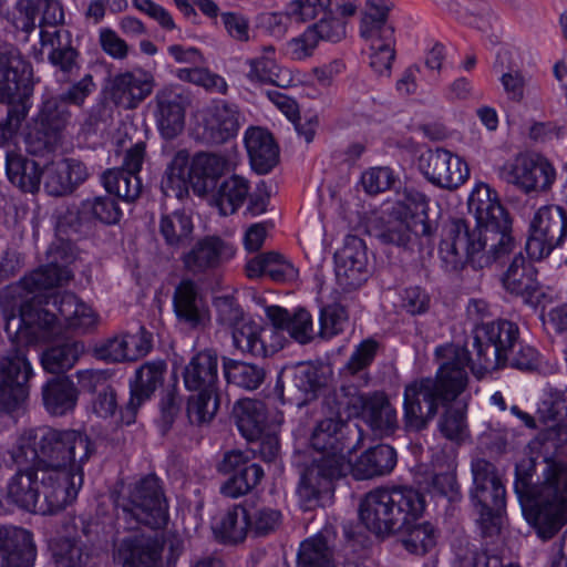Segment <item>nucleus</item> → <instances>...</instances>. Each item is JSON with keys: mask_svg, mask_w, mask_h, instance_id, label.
<instances>
[{"mask_svg": "<svg viewBox=\"0 0 567 567\" xmlns=\"http://www.w3.org/2000/svg\"><path fill=\"white\" fill-rule=\"evenodd\" d=\"M32 534L21 527L0 525V567L3 566L7 557H14L22 548L20 540L27 543Z\"/></svg>", "mask_w": 567, "mask_h": 567, "instance_id": "obj_59", "label": "nucleus"}, {"mask_svg": "<svg viewBox=\"0 0 567 567\" xmlns=\"http://www.w3.org/2000/svg\"><path fill=\"white\" fill-rule=\"evenodd\" d=\"M44 188L52 196L72 193L89 176L86 166L75 158H60L42 168Z\"/></svg>", "mask_w": 567, "mask_h": 567, "instance_id": "obj_25", "label": "nucleus"}, {"mask_svg": "<svg viewBox=\"0 0 567 567\" xmlns=\"http://www.w3.org/2000/svg\"><path fill=\"white\" fill-rule=\"evenodd\" d=\"M419 168L431 184L445 189H456L470 176L467 164L444 148L423 153L419 158Z\"/></svg>", "mask_w": 567, "mask_h": 567, "instance_id": "obj_19", "label": "nucleus"}, {"mask_svg": "<svg viewBox=\"0 0 567 567\" xmlns=\"http://www.w3.org/2000/svg\"><path fill=\"white\" fill-rule=\"evenodd\" d=\"M71 121L72 112L61 99H43L24 138L27 151L33 155L52 152L61 143Z\"/></svg>", "mask_w": 567, "mask_h": 567, "instance_id": "obj_14", "label": "nucleus"}, {"mask_svg": "<svg viewBox=\"0 0 567 567\" xmlns=\"http://www.w3.org/2000/svg\"><path fill=\"white\" fill-rule=\"evenodd\" d=\"M534 473L532 461L516 465L514 489L526 519L547 540L567 524V463L547 461L538 484Z\"/></svg>", "mask_w": 567, "mask_h": 567, "instance_id": "obj_5", "label": "nucleus"}, {"mask_svg": "<svg viewBox=\"0 0 567 567\" xmlns=\"http://www.w3.org/2000/svg\"><path fill=\"white\" fill-rule=\"evenodd\" d=\"M275 48L269 45L262 49V54L248 59L246 64L247 80L252 84H271L279 87H287L291 83L289 72L282 70L274 58Z\"/></svg>", "mask_w": 567, "mask_h": 567, "instance_id": "obj_34", "label": "nucleus"}, {"mask_svg": "<svg viewBox=\"0 0 567 567\" xmlns=\"http://www.w3.org/2000/svg\"><path fill=\"white\" fill-rule=\"evenodd\" d=\"M473 487L471 498L478 511L482 533L494 536L501 529V514L505 508V487L497 475L495 466L484 460L472 462Z\"/></svg>", "mask_w": 567, "mask_h": 567, "instance_id": "obj_12", "label": "nucleus"}, {"mask_svg": "<svg viewBox=\"0 0 567 567\" xmlns=\"http://www.w3.org/2000/svg\"><path fill=\"white\" fill-rule=\"evenodd\" d=\"M350 461L337 454L313 455L300 471L297 495L306 511L323 506L330 499L334 482L348 474Z\"/></svg>", "mask_w": 567, "mask_h": 567, "instance_id": "obj_13", "label": "nucleus"}, {"mask_svg": "<svg viewBox=\"0 0 567 567\" xmlns=\"http://www.w3.org/2000/svg\"><path fill=\"white\" fill-rule=\"evenodd\" d=\"M54 557L60 567H90L92 560L87 548L82 543L71 539L60 542Z\"/></svg>", "mask_w": 567, "mask_h": 567, "instance_id": "obj_58", "label": "nucleus"}, {"mask_svg": "<svg viewBox=\"0 0 567 567\" xmlns=\"http://www.w3.org/2000/svg\"><path fill=\"white\" fill-rule=\"evenodd\" d=\"M245 145L250 164L258 174L269 173L278 163L279 150L272 135L260 127H251L245 134Z\"/></svg>", "mask_w": 567, "mask_h": 567, "instance_id": "obj_33", "label": "nucleus"}, {"mask_svg": "<svg viewBox=\"0 0 567 567\" xmlns=\"http://www.w3.org/2000/svg\"><path fill=\"white\" fill-rule=\"evenodd\" d=\"M282 523L279 509L264 506L249 512V532L252 537H265L275 533Z\"/></svg>", "mask_w": 567, "mask_h": 567, "instance_id": "obj_57", "label": "nucleus"}, {"mask_svg": "<svg viewBox=\"0 0 567 567\" xmlns=\"http://www.w3.org/2000/svg\"><path fill=\"white\" fill-rule=\"evenodd\" d=\"M214 307L216 311V323L223 330L233 333L247 321L244 309L231 296L215 298Z\"/></svg>", "mask_w": 567, "mask_h": 567, "instance_id": "obj_55", "label": "nucleus"}, {"mask_svg": "<svg viewBox=\"0 0 567 567\" xmlns=\"http://www.w3.org/2000/svg\"><path fill=\"white\" fill-rule=\"evenodd\" d=\"M441 359L435 377L417 378L404 386L403 421L405 429L421 432L436 416L440 408H447L465 390L468 381L467 349L458 344L436 348Z\"/></svg>", "mask_w": 567, "mask_h": 567, "instance_id": "obj_4", "label": "nucleus"}, {"mask_svg": "<svg viewBox=\"0 0 567 567\" xmlns=\"http://www.w3.org/2000/svg\"><path fill=\"white\" fill-rule=\"evenodd\" d=\"M468 209L476 220L471 229L464 219H452L445 227L439 254L447 271H457L471 264L483 269L514 254L502 282L506 291L532 297L538 289L537 270L522 251L515 254L516 240L512 220L498 199L496 190L480 183L468 198Z\"/></svg>", "mask_w": 567, "mask_h": 567, "instance_id": "obj_1", "label": "nucleus"}, {"mask_svg": "<svg viewBox=\"0 0 567 567\" xmlns=\"http://www.w3.org/2000/svg\"><path fill=\"white\" fill-rule=\"evenodd\" d=\"M234 256L235 248L229 241L209 235L199 238L182 255L181 260L187 272L199 276L218 269Z\"/></svg>", "mask_w": 567, "mask_h": 567, "instance_id": "obj_20", "label": "nucleus"}, {"mask_svg": "<svg viewBox=\"0 0 567 567\" xmlns=\"http://www.w3.org/2000/svg\"><path fill=\"white\" fill-rule=\"evenodd\" d=\"M32 66L20 51L11 45H0V146L7 145L17 134L31 109L33 95Z\"/></svg>", "mask_w": 567, "mask_h": 567, "instance_id": "obj_8", "label": "nucleus"}, {"mask_svg": "<svg viewBox=\"0 0 567 567\" xmlns=\"http://www.w3.org/2000/svg\"><path fill=\"white\" fill-rule=\"evenodd\" d=\"M498 176L522 193L530 194L551 189L557 172L553 163L543 154L523 152L505 162L498 169Z\"/></svg>", "mask_w": 567, "mask_h": 567, "instance_id": "obj_15", "label": "nucleus"}, {"mask_svg": "<svg viewBox=\"0 0 567 567\" xmlns=\"http://www.w3.org/2000/svg\"><path fill=\"white\" fill-rule=\"evenodd\" d=\"M223 368L228 383L247 391L258 389L266 379V370L258 364L224 358Z\"/></svg>", "mask_w": 567, "mask_h": 567, "instance_id": "obj_47", "label": "nucleus"}, {"mask_svg": "<svg viewBox=\"0 0 567 567\" xmlns=\"http://www.w3.org/2000/svg\"><path fill=\"white\" fill-rule=\"evenodd\" d=\"M27 351L25 347L11 348L0 357V410L12 411L29 396L33 370Z\"/></svg>", "mask_w": 567, "mask_h": 567, "instance_id": "obj_17", "label": "nucleus"}, {"mask_svg": "<svg viewBox=\"0 0 567 567\" xmlns=\"http://www.w3.org/2000/svg\"><path fill=\"white\" fill-rule=\"evenodd\" d=\"M264 475L262 467L251 462L238 473L233 474L220 487V493L230 498H238L256 487Z\"/></svg>", "mask_w": 567, "mask_h": 567, "instance_id": "obj_52", "label": "nucleus"}, {"mask_svg": "<svg viewBox=\"0 0 567 567\" xmlns=\"http://www.w3.org/2000/svg\"><path fill=\"white\" fill-rule=\"evenodd\" d=\"M348 319L346 309L338 305H328L320 311V334L322 338H332L343 330Z\"/></svg>", "mask_w": 567, "mask_h": 567, "instance_id": "obj_62", "label": "nucleus"}, {"mask_svg": "<svg viewBox=\"0 0 567 567\" xmlns=\"http://www.w3.org/2000/svg\"><path fill=\"white\" fill-rule=\"evenodd\" d=\"M194 223L185 210L163 214L158 223V231L165 244L175 250L184 248L193 240Z\"/></svg>", "mask_w": 567, "mask_h": 567, "instance_id": "obj_38", "label": "nucleus"}, {"mask_svg": "<svg viewBox=\"0 0 567 567\" xmlns=\"http://www.w3.org/2000/svg\"><path fill=\"white\" fill-rule=\"evenodd\" d=\"M390 10L391 4L388 0H367V10L361 18L360 35L369 38L383 32L385 28H393L388 23Z\"/></svg>", "mask_w": 567, "mask_h": 567, "instance_id": "obj_54", "label": "nucleus"}, {"mask_svg": "<svg viewBox=\"0 0 567 567\" xmlns=\"http://www.w3.org/2000/svg\"><path fill=\"white\" fill-rule=\"evenodd\" d=\"M96 355L107 362L131 361L125 333L105 339L95 348Z\"/></svg>", "mask_w": 567, "mask_h": 567, "instance_id": "obj_63", "label": "nucleus"}, {"mask_svg": "<svg viewBox=\"0 0 567 567\" xmlns=\"http://www.w3.org/2000/svg\"><path fill=\"white\" fill-rule=\"evenodd\" d=\"M332 0H293L287 4V13L296 22H305L327 10L332 12Z\"/></svg>", "mask_w": 567, "mask_h": 567, "instance_id": "obj_60", "label": "nucleus"}, {"mask_svg": "<svg viewBox=\"0 0 567 567\" xmlns=\"http://www.w3.org/2000/svg\"><path fill=\"white\" fill-rule=\"evenodd\" d=\"M153 76L135 69L113 76L110 84V97L125 110L137 107L153 91Z\"/></svg>", "mask_w": 567, "mask_h": 567, "instance_id": "obj_23", "label": "nucleus"}, {"mask_svg": "<svg viewBox=\"0 0 567 567\" xmlns=\"http://www.w3.org/2000/svg\"><path fill=\"white\" fill-rule=\"evenodd\" d=\"M364 39L370 42V66L380 75H389L395 58L394 28H385L383 32Z\"/></svg>", "mask_w": 567, "mask_h": 567, "instance_id": "obj_46", "label": "nucleus"}, {"mask_svg": "<svg viewBox=\"0 0 567 567\" xmlns=\"http://www.w3.org/2000/svg\"><path fill=\"white\" fill-rule=\"evenodd\" d=\"M567 239V210L559 205H545L536 210L529 225L525 249L533 260L548 257Z\"/></svg>", "mask_w": 567, "mask_h": 567, "instance_id": "obj_16", "label": "nucleus"}, {"mask_svg": "<svg viewBox=\"0 0 567 567\" xmlns=\"http://www.w3.org/2000/svg\"><path fill=\"white\" fill-rule=\"evenodd\" d=\"M270 332L252 320H247L231 333L233 346L243 354L266 358L274 352L267 344L266 334Z\"/></svg>", "mask_w": 567, "mask_h": 567, "instance_id": "obj_43", "label": "nucleus"}, {"mask_svg": "<svg viewBox=\"0 0 567 567\" xmlns=\"http://www.w3.org/2000/svg\"><path fill=\"white\" fill-rule=\"evenodd\" d=\"M379 343L373 339L363 340L355 347L341 373L347 384L340 388L342 404L353 415H360L379 437L392 435L399 424L396 410L382 392L364 393L359 386L368 385L370 377L368 368L373 362Z\"/></svg>", "mask_w": 567, "mask_h": 567, "instance_id": "obj_6", "label": "nucleus"}, {"mask_svg": "<svg viewBox=\"0 0 567 567\" xmlns=\"http://www.w3.org/2000/svg\"><path fill=\"white\" fill-rule=\"evenodd\" d=\"M239 130V112L235 105L217 103L207 121L206 132L215 144H221L234 137Z\"/></svg>", "mask_w": 567, "mask_h": 567, "instance_id": "obj_42", "label": "nucleus"}, {"mask_svg": "<svg viewBox=\"0 0 567 567\" xmlns=\"http://www.w3.org/2000/svg\"><path fill=\"white\" fill-rule=\"evenodd\" d=\"M41 7L40 0H17L11 11L7 13V20L17 32L23 33V41L29 40V35L37 28V17Z\"/></svg>", "mask_w": 567, "mask_h": 567, "instance_id": "obj_53", "label": "nucleus"}, {"mask_svg": "<svg viewBox=\"0 0 567 567\" xmlns=\"http://www.w3.org/2000/svg\"><path fill=\"white\" fill-rule=\"evenodd\" d=\"M79 391L69 377H55L42 386V401L45 410L55 416L65 415L74 410Z\"/></svg>", "mask_w": 567, "mask_h": 567, "instance_id": "obj_35", "label": "nucleus"}, {"mask_svg": "<svg viewBox=\"0 0 567 567\" xmlns=\"http://www.w3.org/2000/svg\"><path fill=\"white\" fill-rule=\"evenodd\" d=\"M155 117L162 135L172 140L184 128L186 99L178 91L164 87L155 96Z\"/></svg>", "mask_w": 567, "mask_h": 567, "instance_id": "obj_27", "label": "nucleus"}, {"mask_svg": "<svg viewBox=\"0 0 567 567\" xmlns=\"http://www.w3.org/2000/svg\"><path fill=\"white\" fill-rule=\"evenodd\" d=\"M394 181L393 172L389 167H373L365 171L361 176L363 189L370 195L390 189Z\"/></svg>", "mask_w": 567, "mask_h": 567, "instance_id": "obj_64", "label": "nucleus"}, {"mask_svg": "<svg viewBox=\"0 0 567 567\" xmlns=\"http://www.w3.org/2000/svg\"><path fill=\"white\" fill-rule=\"evenodd\" d=\"M396 465V452L388 444H379L362 453L354 463L350 462L348 473L360 480L390 474Z\"/></svg>", "mask_w": 567, "mask_h": 567, "instance_id": "obj_30", "label": "nucleus"}, {"mask_svg": "<svg viewBox=\"0 0 567 567\" xmlns=\"http://www.w3.org/2000/svg\"><path fill=\"white\" fill-rule=\"evenodd\" d=\"M542 363V355L532 346L517 340V347H513L506 359V367L523 371L538 370Z\"/></svg>", "mask_w": 567, "mask_h": 567, "instance_id": "obj_61", "label": "nucleus"}, {"mask_svg": "<svg viewBox=\"0 0 567 567\" xmlns=\"http://www.w3.org/2000/svg\"><path fill=\"white\" fill-rule=\"evenodd\" d=\"M336 278L344 291L355 290L368 279V256L364 241L348 237L344 246L336 254Z\"/></svg>", "mask_w": 567, "mask_h": 567, "instance_id": "obj_22", "label": "nucleus"}, {"mask_svg": "<svg viewBox=\"0 0 567 567\" xmlns=\"http://www.w3.org/2000/svg\"><path fill=\"white\" fill-rule=\"evenodd\" d=\"M109 194H114L125 202H134L142 193V182L137 174L121 168H113L102 176Z\"/></svg>", "mask_w": 567, "mask_h": 567, "instance_id": "obj_48", "label": "nucleus"}, {"mask_svg": "<svg viewBox=\"0 0 567 567\" xmlns=\"http://www.w3.org/2000/svg\"><path fill=\"white\" fill-rule=\"evenodd\" d=\"M432 235V227L424 213H412L406 205L399 203L393 207L389 219L378 237L384 244L406 247L413 237Z\"/></svg>", "mask_w": 567, "mask_h": 567, "instance_id": "obj_21", "label": "nucleus"}, {"mask_svg": "<svg viewBox=\"0 0 567 567\" xmlns=\"http://www.w3.org/2000/svg\"><path fill=\"white\" fill-rule=\"evenodd\" d=\"M189 154L186 151H179L175 154L167 166L162 181L161 189L166 197H175L179 200L188 196Z\"/></svg>", "mask_w": 567, "mask_h": 567, "instance_id": "obj_41", "label": "nucleus"}, {"mask_svg": "<svg viewBox=\"0 0 567 567\" xmlns=\"http://www.w3.org/2000/svg\"><path fill=\"white\" fill-rule=\"evenodd\" d=\"M183 379L189 391L218 392V355L216 351L206 349L196 353L185 365Z\"/></svg>", "mask_w": 567, "mask_h": 567, "instance_id": "obj_28", "label": "nucleus"}, {"mask_svg": "<svg viewBox=\"0 0 567 567\" xmlns=\"http://www.w3.org/2000/svg\"><path fill=\"white\" fill-rule=\"evenodd\" d=\"M59 473L45 470L42 461L20 467L7 483V498L20 509L54 515L76 498L75 485L59 482Z\"/></svg>", "mask_w": 567, "mask_h": 567, "instance_id": "obj_7", "label": "nucleus"}, {"mask_svg": "<svg viewBox=\"0 0 567 567\" xmlns=\"http://www.w3.org/2000/svg\"><path fill=\"white\" fill-rule=\"evenodd\" d=\"M42 48L49 47L50 63L64 73H72L78 69V51L72 47V33L66 29H56L39 33Z\"/></svg>", "mask_w": 567, "mask_h": 567, "instance_id": "obj_36", "label": "nucleus"}, {"mask_svg": "<svg viewBox=\"0 0 567 567\" xmlns=\"http://www.w3.org/2000/svg\"><path fill=\"white\" fill-rule=\"evenodd\" d=\"M537 420L544 432V439L554 446L564 449L567 445V398L551 393L537 408Z\"/></svg>", "mask_w": 567, "mask_h": 567, "instance_id": "obj_26", "label": "nucleus"}, {"mask_svg": "<svg viewBox=\"0 0 567 567\" xmlns=\"http://www.w3.org/2000/svg\"><path fill=\"white\" fill-rule=\"evenodd\" d=\"M165 371L166 363L162 360L146 362L136 371L130 401L121 410L122 423L130 425L135 422L138 408L163 384Z\"/></svg>", "mask_w": 567, "mask_h": 567, "instance_id": "obj_24", "label": "nucleus"}, {"mask_svg": "<svg viewBox=\"0 0 567 567\" xmlns=\"http://www.w3.org/2000/svg\"><path fill=\"white\" fill-rule=\"evenodd\" d=\"M40 451L45 462V470L59 473V482L75 485L78 493L83 484V465L95 452L90 436L73 429L40 426Z\"/></svg>", "mask_w": 567, "mask_h": 567, "instance_id": "obj_9", "label": "nucleus"}, {"mask_svg": "<svg viewBox=\"0 0 567 567\" xmlns=\"http://www.w3.org/2000/svg\"><path fill=\"white\" fill-rule=\"evenodd\" d=\"M84 353V344L80 341L65 342L51 347L42 354L43 369L50 373H62L70 370Z\"/></svg>", "mask_w": 567, "mask_h": 567, "instance_id": "obj_49", "label": "nucleus"}, {"mask_svg": "<svg viewBox=\"0 0 567 567\" xmlns=\"http://www.w3.org/2000/svg\"><path fill=\"white\" fill-rule=\"evenodd\" d=\"M173 307L177 319L192 329L204 328L209 320L198 288L190 279L182 280L175 288Z\"/></svg>", "mask_w": 567, "mask_h": 567, "instance_id": "obj_29", "label": "nucleus"}, {"mask_svg": "<svg viewBox=\"0 0 567 567\" xmlns=\"http://www.w3.org/2000/svg\"><path fill=\"white\" fill-rule=\"evenodd\" d=\"M228 162L221 155L198 153L190 165L188 164V177L194 193L203 196L210 192L217 179L227 171Z\"/></svg>", "mask_w": 567, "mask_h": 567, "instance_id": "obj_31", "label": "nucleus"}, {"mask_svg": "<svg viewBox=\"0 0 567 567\" xmlns=\"http://www.w3.org/2000/svg\"><path fill=\"white\" fill-rule=\"evenodd\" d=\"M348 434L349 427L340 419L328 417L320 421L310 439L315 455L337 454L346 457L344 450H349Z\"/></svg>", "mask_w": 567, "mask_h": 567, "instance_id": "obj_32", "label": "nucleus"}, {"mask_svg": "<svg viewBox=\"0 0 567 567\" xmlns=\"http://www.w3.org/2000/svg\"><path fill=\"white\" fill-rule=\"evenodd\" d=\"M234 417L240 434L254 442L267 430L266 406L261 401L246 399L234 406Z\"/></svg>", "mask_w": 567, "mask_h": 567, "instance_id": "obj_37", "label": "nucleus"}, {"mask_svg": "<svg viewBox=\"0 0 567 567\" xmlns=\"http://www.w3.org/2000/svg\"><path fill=\"white\" fill-rule=\"evenodd\" d=\"M425 511L423 494L411 486L378 487L365 494L359 515L363 525L378 536L401 533L406 550L424 555L436 545V529L420 522Z\"/></svg>", "mask_w": 567, "mask_h": 567, "instance_id": "obj_3", "label": "nucleus"}, {"mask_svg": "<svg viewBox=\"0 0 567 567\" xmlns=\"http://www.w3.org/2000/svg\"><path fill=\"white\" fill-rule=\"evenodd\" d=\"M250 192L247 178L234 174L223 181L215 195L216 204L221 215H231L244 205Z\"/></svg>", "mask_w": 567, "mask_h": 567, "instance_id": "obj_44", "label": "nucleus"}, {"mask_svg": "<svg viewBox=\"0 0 567 567\" xmlns=\"http://www.w3.org/2000/svg\"><path fill=\"white\" fill-rule=\"evenodd\" d=\"M6 169L10 182L23 192L38 190L42 175V168L38 162L16 152H7Z\"/></svg>", "mask_w": 567, "mask_h": 567, "instance_id": "obj_39", "label": "nucleus"}, {"mask_svg": "<svg viewBox=\"0 0 567 567\" xmlns=\"http://www.w3.org/2000/svg\"><path fill=\"white\" fill-rule=\"evenodd\" d=\"M218 405V392H198L196 395L189 396L186 409L189 423L198 426L209 423L215 416Z\"/></svg>", "mask_w": 567, "mask_h": 567, "instance_id": "obj_56", "label": "nucleus"}, {"mask_svg": "<svg viewBox=\"0 0 567 567\" xmlns=\"http://www.w3.org/2000/svg\"><path fill=\"white\" fill-rule=\"evenodd\" d=\"M474 357L468 353V365L474 373H484L506 367L507 354L517 347L519 329L508 320L477 324L473 329Z\"/></svg>", "mask_w": 567, "mask_h": 567, "instance_id": "obj_11", "label": "nucleus"}, {"mask_svg": "<svg viewBox=\"0 0 567 567\" xmlns=\"http://www.w3.org/2000/svg\"><path fill=\"white\" fill-rule=\"evenodd\" d=\"M215 536L224 544L241 543L249 532V511L243 505L229 508L213 526Z\"/></svg>", "mask_w": 567, "mask_h": 567, "instance_id": "obj_40", "label": "nucleus"}, {"mask_svg": "<svg viewBox=\"0 0 567 567\" xmlns=\"http://www.w3.org/2000/svg\"><path fill=\"white\" fill-rule=\"evenodd\" d=\"M122 216V212L115 198L107 196H96L83 200L78 209L79 223H89L99 220L103 224H116Z\"/></svg>", "mask_w": 567, "mask_h": 567, "instance_id": "obj_45", "label": "nucleus"}, {"mask_svg": "<svg viewBox=\"0 0 567 567\" xmlns=\"http://www.w3.org/2000/svg\"><path fill=\"white\" fill-rule=\"evenodd\" d=\"M74 260L75 252L70 241L56 238L51 243L47 249V264L23 277L19 285L27 293L33 295L32 301L39 299L38 303H42L41 298L44 297L47 308L23 303L20 315L7 321L6 330L9 334L12 326L16 327L14 333L18 334L22 326L53 332L56 323H63L66 329L84 332L96 324L97 316L94 310L74 293L42 295L43 291L63 286L72 279L73 275L69 267ZM23 298L27 299L28 295Z\"/></svg>", "mask_w": 567, "mask_h": 567, "instance_id": "obj_2", "label": "nucleus"}, {"mask_svg": "<svg viewBox=\"0 0 567 567\" xmlns=\"http://www.w3.org/2000/svg\"><path fill=\"white\" fill-rule=\"evenodd\" d=\"M114 507L117 519L123 520L130 530L140 525L162 528L168 519V505L155 475H147L120 493L114 499Z\"/></svg>", "mask_w": 567, "mask_h": 567, "instance_id": "obj_10", "label": "nucleus"}, {"mask_svg": "<svg viewBox=\"0 0 567 567\" xmlns=\"http://www.w3.org/2000/svg\"><path fill=\"white\" fill-rule=\"evenodd\" d=\"M164 545L155 536L134 532L114 539L113 563L120 567H164Z\"/></svg>", "mask_w": 567, "mask_h": 567, "instance_id": "obj_18", "label": "nucleus"}, {"mask_svg": "<svg viewBox=\"0 0 567 567\" xmlns=\"http://www.w3.org/2000/svg\"><path fill=\"white\" fill-rule=\"evenodd\" d=\"M297 564L298 567H332L333 551L327 537L318 534L303 540Z\"/></svg>", "mask_w": 567, "mask_h": 567, "instance_id": "obj_50", "label": "nucleus"}, {"mask_svg": "<svg viewBox=\"0 0 567 567\" xmlns=\"http://www.w3.org/2000/svg\"><path fill=\"white\" fill-rule=\"evenodd\" d=\"M39 427L24 431L10 450L12 462L20 467L31 466L42 461L45 466V460L40 451V441H38Z\"/></svg>", "mask_w": 567, "mask_h": 567, "instance_id": "obj_51", "label": "nucleus"}]
</instances>
